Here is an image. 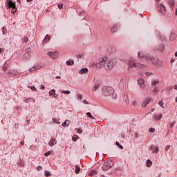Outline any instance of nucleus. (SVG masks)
Listing matches in <instances>:
<instances>
[{
  "label": "nucleus",
  "instance_id": "bf43d9fd",
  "mask_svg": "<svg viewBox=\"0 0 177 177\" xmlns=\"http://www.w3.org/2000/svg\"><path fill=\"white\" fill-rule=\"evenodd\" d=\"M53 97H55V99H56L57 97V94H56V92L54 93Z\"/></svg>",
  "mask_w": 177,
  "mask_h": 177
},
{
  "label": "nucleus",
  "instance_id": "79ce46f5",
  "mask_svg": "<svg viewBox=\"0 0 177 177\" xmlns=\"http://www.w3.org/2000/svg\"><path fill=\"white\" fill-rule=\"evenodd\" d=\"M149 132H152V133H154L156 132V129L151 127L149 129Z\"/></svg>",
  "mask_w": 177,
  "mask_h": 177
},
{
  "label": "nucleus",
  "instance_id": "f3484780",
  "mask_svg": "<svg viewBox=\"0 0 177 177\" xmlns=\"http://www.w3.org/2000/svg\"><path fill=\"white\" fill-rule=\"evenodd\" d=\"M70 120H66L64 121V122L62 123V127H66V128L70 125Z\"/></svg>",
  "mask_w": 177,
  "mask_h": 177
},
{
  "label": "nucleus",
  "instance_id": "b1692460",
  "mask_svg": "<svg viewBox=\"0 0 177 177\" xmlns=\"http://www.w3.org/2000/svg\"><path fill=\"white\" fill-rule=\"evenodd\" d=\"M168 3L171 8H174V6H175V1L174 0H169Z\"/></svg>",
  "mask_w": 177,
  "mask_h": 177
},
{
  "label": "nucleus",
  "instance_id": "864d4df0",
  "mask_svg": "<svg viewBox=\"0 0 177 177\" xmlns=\"http://www.w3.org/2000/svg\"><path fill=\"white\" fill-rule=\"evenodd\" d=\"M24 42H28V37H25L24 38Z\"/></svg>",
  "mask_w": 177,
  "mask_h": 177
},
{
  "label": "nucleus",
  "instance_id": "4468645a",
  "mask_svg": "<svg viewBox=\"0 0 177 177\" xmlns=\"http://www.w3.org/2000/svg\"><path fill=\"white\" fill-rule=\"evenodd\" d=\"M100 87V83L97 82L95 83L93 86V91L95 92L97 91V89H99Z\"/></svg>",
  "mask_w": 177,
  "mask_h": 177
},
{
  "label": "nucleus",
  "instance_id": "6e6d98bb",
  "mask_svg": "<svg viewBox=\"0 0 177 177\" xmlns=\"http://www.w3.org/2000/svg\"><path fill=\"white\" fill-rule=\"evenodd\" d=\"M72 140H73V142H75L77 140V136H73L72 138Z\"/></svg>",
  "mask_w": 177,
  "mask_h": 177
},
{
  "label": "nucleus",
  "instance_id": "c85d7f7f",
  "mask_svg": "<svg viewBox=\"0 0 177 177\" xmlns=\"http://www.w3.org/2000/svg\"><path fill=\"white\" fill-rule=\"evenodd\" d=\"M50 37L49 35H46V37H44V39L43 40V42H48V41H49L50 39Z\"/></svg>",
  "mask_w": 177,
  "mask_h": 177
},
{
  "label": "nucleus",
  "instance_id": "603ef678",
  "mask_svg": "<svg viewBox=\"0 0 177 177\" xmlns=\"http://www.w3.org/2000/svg\"><path fill=\"white\" fill-rule=\"evenodd\" d=\"M58 8H59V9H63V4L62 3L59 4Z\"/></svg>",
  "mask_w": 177,
  "mask_h": 177
},
{
  "label": "nucleus",
  "instance_id": "6ab92c4d",
  "mask_svg": "<svg viewBox=\"0 0 177 177\" xmlns=\"http://www.w3.org/2000/svg\"><path fill=\"white\" fill-rule=\"evenodd\" d=\"M118 25L115 24L111 28V32H115L117 31Z\"/></svg>",
  "mask_w": 177,
  "mask_h": 177
},
{
  "label": "nucleus",
  "instance_id": "dca6fc26",
  "mask_svg": "<svg viewBox=\"0 0 177 177\" xmlns=\"http://www.w3.org/2000/svg\"><path fill=\"white\" fill-rule=\"evenodd\" d=\"M88 73V68H82L80 71V74H86Z\"/></svg>",
  "mask_w": 177,
  "mask_h": 177
},
{
  "label": "nucleus",
  "instance_id": "2f4dec72",
  "mask_svg": "<svg viewBox=\"0 0 177 177\" xmlns=\"http://www.w3.org/2000/svg\"><path fill=\"white\" fill-rule=\"evenodd\" d=\"M56 92V90L52 89L49 91V96H53L54 93Z\"/></svg>",
  "mask_w": 177,
  "mask_h": 177
},
{
  "label": "nucleus",
  "instance_id": "8fccbe9b",
  "mask_svg": "<svg viewBox=\"0 0 177 177\" xmlns=\"http://www.w3.org/2000/svg\"><path fill=\"white\" fill-rule=\"evenodd\" d=\"M171 147V145H167L166 147H165V151H168V150H169V148Z\"/></svg>",
  "mask_w": 177,
  "mask_h": 177
},
{
  "label": "nucleus",
  "instance_id": "6e6552de",
  "mask_svg": "<svg viewBox=\"0 0 177 177\" xmlns=\"http://www.w3.org/2000/svg\"><path fill=\"white\" fill-rule=\"evenodd\" d=\"M48 55L51 59H57L59 57V52L55 51V52H48Z\"/></svg>",
  "mask_w": 177,
  "mask_h": 177
},
{
  "label": "nucleus",
  "instance_id": "de8ad7c7",
  "mask_svg": "<svg viewBox=\"0 0 177 177\" xmlns=\"http://www.w3.org/2000/svg\"><path fill=\"white\" fill-rule=\"evenodd\" d=\"M37 171H42V166H37Z\"/></svg>",
  "mask_w": 177,
  "mask_h": 177
},
{
  "label": "nucleus",
  "instance_id": "c756f323",
  "mask_svg": "<svg viewBox=\"0 0 177 177\" xmlns=\"http://www.w3.org/2000/svg\"><path fill=\"white\" fill-rule=\"evenodd\" d=\"M76 97H77V100H82V95L80 93H77L76 95Z\"/></svg>",
  "mask_w": 177,
  "mask_h": 177
},
{
  "label": "nucleus",
  "instance_id": "39448f33",
  "mask_svg": "<svg viewBox=\"0 0 177 177\" xmlns=\"http://www.w3.org/2000/svg\"><path fill=\"white\" fill-rule=\"evenodd\" d=\"M6 8H12L11 12L15 14L17 12V8H16V3L12 1V0H6Z\"/></svg>",
  "mask_w": 177,
  "mask_h": 177
},
{
  "label": "nucleus",
  "instance_id": "69168bd1",
  "mask_svg": "<svg viewBox=\"0 0 177 177\" xmlns=\"http://www.w3.org/2000/svg\"><path fill=\"white\" fill-rule=\"evenodd\" d=\"M174 89H176V91H177V84L174 85Z\"/></svg>",
  "mask_w": 177,
  "mask_h": 177
},
{
  "label": "nucleus",
  "instance_id": "f704fd0d",
  "mask_svg": "<svg viewBox=\"0 0 177 177\" xmlns=\"http://www.w3.org/2000/svg\"><path fill=\"white\" fill-rule=\"evenodd\" d=\"M158 104L159 106H160V107H162V109H164V102H162V100L159 101Z\"/></svg>",
  "mask_w": 177,
  "mask_h": 177
},
{
  "label": "nucleus",
  "instance_id": "a211bd4d",
  "mask_svg": "<svg viewBox=\"0 0 177 177\" xmlns=\"http://www.w3.org/2000/svg\"><path fill=\"white\" fill-rule=\"evenodd\" d=\"M96 174H97V171H96V170H91L88 172V176H95Z\"/></svg>",
  "mask_w": 177,
  "mask_h": 177
},
{
  "label": "nucleus",
  "instance_id": "a18cd8bd",
  "mask_svg": "<svg viewBox=\"0 0 177 177\" xmlns=\"http://www.w3.org/2000/svg\"><path fill=\"white\" fill-rule=\"evenodd\" d=\"M8 73L10 75H15V71H10L9 72H8Z\"/></svg>",
  "mask_w": 177,
  "mask_h": 177
},
{
  "label": "nucleus",
  "instance_id": "37998d69",
  "mask_svg": "<svg viewBox=\"0 0 177 177\" xmlns=\"http://www.w3.org/2000/svg\"><path fill=\"white\" fill-rule=\"evenodd\" d=\"M152 74H153V73H151V72H147V73H145V75L147 77H150V75H151Z\"/></svg>",
  "mask_w": 177,
  "mask_h": 177
},
{
  "label": "nucleus",
  "instance_id": "7c9ffc66",
  "mask_svg": "<svg viewBox=\"0 0 177 177\" xmlns=\"http://www.w3.org/2000/svg\"><path fill=\"white\" fill-rule=\"evenodd\" d=\"M115 145H116V146H117L118 147H119V148L120 149V150H122V149H124V147H122V145H121L120 144V142H115Z\"/></svg>",
  "mask_w": 177,
  "mask_h": 177
},
{
  "label": "nucleus",
  "instance_id": "72a5a7b5",
  "mask_svg": "<svg viewBox=\"0 0 177 177\" xmlns=\"http://www.w3.org/2000/svg\"><path fill=\"white\" fill-rule=\"evenodd\" d=\"M62 93H64L65 95H70V93H71V92L68 90H66V91H62Z\"/></svg>",
  "mask_w": 177,
  "mask_h": 177
},
{
  "label": "nucleus",
  "instance_id": "a19ab883",
  "mask_svg": "<svg viewBox=\"0 0 177 177\" xmlns=\"http://www.w3.org/2000/svg\"><path fill=\"white\" fill-rule=\"evenodd\" d=\"M37 70V67L31 68L29 69L30 73H32V71H35Z\"/></svg>",
  "mask_w": 177,
  "mask_h": 177
},
{
  "label": "nucleus",
  "instance_id": "49530a36",
  "mask_svg": "<svg viewBox=\"0 0 177 177\" xmlns=\"http://www.w3.org/2000/svg\"><path fill=\"white\" fill-rule=\"evenodd\" d=\"M164 49H165V46L164 45H161L160 47V50L162 51Z\"/></svg>",
  "mask_w": 177,
  "mask_h": 177
},
{
  "label": "nucleus",
  "instance_id": "052dcab7",
  "mask_svg": "<svg viewBox=\"0 0 177 177\" xmlns=\"http://www.w3.org/2000/svg\"><path fill=\"white\" fill-rule=\"evenodd\" d=\"M8 67L7 66H3V71H6Z\"/></svg>",
  "mask_w": 177,
  "mask_h": 177
},
{
  "label": "nucleus",
  "instance_id": "c9c22d12",
  "mask_svg": "<svg viewBox=\"0 0 177 177\" xmlns=\"http://www.w3.org/2000/svg\"><path fill=\"white\" fill-rule=\"evenodd\" d=\"M75 131H77V133L81 135L82 133V130L81 129H75Z\"/></svg>",
  "mask_w": 177,
  "mask_h": 177
},
{
  "label": "nucleus",
  "instance_id": "f257e3e1",
  "mask_svg": "<svg viewBox=\"0 0 177 177\" xmlns=\"http://www.w3.org/2000/svg\"><path fill=\"white\" fill-rule=\"evenodd\" d=\"M97 66L99 68H102L103 67L105 70H113V68L115 66V62L114 59H111L107 60V57H102L100 59V62Z\"/></svg>",
  "mask_w": 177,
  "mask_h": 177
},
{
  "label": "nucleus",
  "instance_id": "0eeeda50",
  "mask_svg": "<svg viewBox=\"0 0 177 177\" xmlns=\"http://www.w3.org/2000/svg\"><path fill=\"white\" fill-rule=\"evenodd\" d=\"M114 165V162L111 160L104 162L102 166V171H109L111 167Z\"/></svg>",
  "mask_w": 177,
  "mask_h": 177
},
{
  "label": "nucleus",
  "instance_id": "ea45409f",
  "mask_svg": "<svg viewBox=\"0 0 177 177\" xmlns=\"http://www.w3.org/2000/svg\"><path fill=\"white\" fill-rule=\"evenodd\" d=\"M53 121L54 124H60V122H57V120L55 118H53Z\"/></svg>",
  "mask_w": 177,
  "mask_h": 177
},
{
  "label": "nucleus",
  "instance_id": "13d9d810",
  "mask_svg": "<svg viewBox=\"0 0 177 177\" xmlns=\"http://www.w3.org/2000/svg\"><path fill=\"white\" fill-rule=\"evenodd\" d=\"M160 1H161V0H156V5H158V4H160V3H160Z\"/></svg>",
  "mask_w": 177,
  "mask_h": 177
},
{
  "label": "nucleus",
  "instance_id": "f8f14e48",
  "mask_svg": "<svg viewBox=\"0 0 177 177\" xmlns=\"http://www.w3.org/2000/svg\"><path fill=\"white\" fill-rule=\"evenodd\" d=\"M149 103H150V99H149V98L145 99V100L142 102V107L143 109H145V107L147 106V104H149Z\"/></svg>",
  "mask_w": 177,
  "mask_h": 177
},
{
  "label": "nucleus",
  "instance_id": "680f3d73",
  "mask_svg": "<svg viewBox=\"0 0 177 177\" xmlns=\"http://www.w3.org/2000/svg\"><path fill=\"white\" fill-rule=\"evenodd\" d=\"M27 123H26V125H28L30 124V119L26 120Z\"/></svg>",
  "mask_w": 177,
  "mask_h": 177
},
{
  "label": "nucleus",
  "instance_id": "423d86ee",
  "mask_svg": "<svg viewBox=\"0 0 177 177\" xmlns=\"http://www.w3.org/2000/svg\"><path fill=\"white\" fill-rule=\"evenodd\" d=\"M156 9L159 13L161 15H167V7L164 5V3H160L159 4H156Z\"/></svg>",
  "mask_w": 177,
  "mask_h": 177
},
{
  "label": "nucleus",
  "instance_id": "bb28decb",
  "mask_svg": "<svg viewBox=\"0 0 177 177\" xmlns=\"http://www.w3.org/2000/svg\"><path fill=\"white\" fill-rule=\"evenodd\" d=\"M86 114L87 117H88V118H91V120H95V118L92 115L91 112H87Z\"/></svg>",
  "mask_w": 177,
  "mask_h": 177
},
{
  "label": "nucleus",
  "instance_id": "ddd939ff",
  "mask_svg": "<svg viewBox=\"0 0 177 177\" xmlns=\"http://www.w3.org/2000/svg\"><path fill=\"white\" fill-rule=\"evenodd\" d=\"M57 143V141L55 138H52L49 142H48V145L50 146V147H53Z\"/></svg>",
  "mask_w": 177,
  "mask_h": 177
},
{
  "label": "nucleus",
  "instance_id": "09e8293b",
  "mask_svg": "<svg viewBox=\"0 0 177 177\" xmlns=\"http://www.w3.org/2000/svg\"><path fill=\"white\" fill-rule=\"evenodd\" d=\"M82 103H83L84 104H89V102H88V101H86V100H84L82 101Z\"/></svg>",
  "mask_w": 177,
  "mask_h": 177
},
{
  "label": "nucleus",
  "instance_id": "9d476101",
  "mask_svg": "<svg viewBox=\"0 0 177 177\" xmlns=\"http://www.w3.org/2000/svg\"><path fill=\"white\" fill-rule=\"evenodd\" d=\"M28 56V57H27ZM24 57L26 59V57H27V59H31V48H28L26 49V53L24 55Z\"/></svg>",
  "mask_w": 177,
  "mask_h": 177
},
{
  "label": "nucleus",
  "instance_id": "7ed1b4c3",
  "mask_svg": "<svg viewBox=\"0 0 177 177\" xmlns=\"http://www.w3.org/2000/svg\"><path fill=\"white\" fill-rule=\"evenodd\" d=\"M132 67L137 68H146V65L140 63H136L133 58H130V59L129 60V70H131Z\"/></svg>",
  "mask_w": 177,
  "mask_h": 177
},
{
  "label": "nucleus",
  "instance_id": "393cba45",
  "mask_svg": "<svg viewBox=\"0 0 177 177\" xmlns=\"http://www.w3.org/2000/svg\"><path fill=\"white\" fill-rule=\"evenodd\" d=\"M175 37H176V35L174 32H171L170 34V37H169L170 41H174V39H175Z\"/></svg>",
  "mask_w": 177,
  "mask_h": 177
},
{
  "label": "nucleus",
  "instance_id": "2eb2a0df",
  "mask_svg": "<svg viewBox=\"0 0 177 177\" xmlns=\"http://www.w3.org/2000/svg\"><path fill=\"white\" fill-rule=\"evenodd\" d=\"M153 118L156 120V121H160V120L162 118V114L154 115Z\"/></svg>",
  "mask_w": 177,
  "mask_h": 177
},
{
  "label": "nucleus",
  "instance_id": "3c124183",
  "mask_svg": "<svg viewBox=\"0 0 177 177\" xmlns=\"http://www.w3.org/2000/svg\"><path fill=\"white\" fill-rule=\"evenodd\" d=\"M158 91V88H157V87H155L154 88H153V93H157V91Z\"/></svg>",
  "mask_w": 177,
  "mask_h": 177
},
{
  "label": "nucleus",
  "instance_id": "774afa93",
  "mask_svg": "<svg viewBox=\"0 0 177 177\" xmlns=\"http://www.w3.org/2000/svg\"><path fill=\"white\" fill-rule=\"evenodd\" d=\"M2 52H3V48H0V53H2Z\"/></svg>",
  "mask_w": 177,
  "mask_h": 177
},
{
  "label": "nucleus",
  "instance_id": "5701e85b",
  "mask_svg": "<svg viewBox=\"0 0 177 177\" xmlns=\"http://www.w3.org/2000/svg\"><path fill=\"white\" fill-rule=\"evenodd\" d=\"M81 171V167H80V166H78V165H75V174H80V171Z\"/></svg>",
  "mask_w": 177,
  "mask_h": 177
},
{
  "label": "nucleus",
  "instance_id": "cd10ccee",
  "mask_svg": "<svg viewBox=\"0 0 177 177\" xmlns=\"http://www.w3.org/2000/svg\"><path fill=\"white\" fill-rule=\"evenodd\" d=\"M44 175H45V176H46V177H49V176H50L51 173H50V171H48V170H46V171H44Z\"/></svg>",
  "mask_w": 177,
  "mask_h": 177
},
{
  "label": "nucleus",
  "instance_id": "58836bf2",
  "mask_svg": "<svg viewBox=\"0 0 177 177\" xmlns=\"http://www.w3.org/2000/svg\"><path fill=\"white\" fill-rule=\"evenodd\" d=\"M50 155V151H48L44 153L45 157H49Z\"/></svg>",
  "mask_w": 177,
  "mask_h": 177
},
{
  "label": "nucleus",
  "instance_id": "1a4fd4ad",
  "mask_svg": "<svg viewBox=\"0 0 177 177\" xmlns=\"http://www.w3.org/2000/svg\"><path fill=\"white\" fill-rule=\"evenodd\" d=\"M138 84L140 85V88L145 91L146 89V84H145V80L140 78L138 80Z\"/></svg>",
  "mask_w": 177,
  "mask_h": 177
},
{
  "label": "nucleus",
  "instance_id": "e433bc0d",
  "mask_svg": "<svg viewBox=\"0 0 177 177\" xmlns=\"http://www.w3.org/2000/svg\"><path fill=\"white\" fill-rule=\"evenodd\" d=\"M160 41H166L165 37H164L162 35L160 36Z\"/></svg>",
  "mask_w": 177,
  "mask_h": 177
},
{
  "label": "nucleus",
  "instance_id": "412c9836",
  "mask_svg": "<svg viewBox=\"0 0 177 177\" xmlns=\"http://www.w3.org/2000/svg\"><path fill=\"white\" fill-rule=\"evenodd\" d=\"M67 66H74V60L69 59L66 61Z\"/></svg>",
  "mask_w": 177,
  "mask_h": 177
},
{
  "label": "nucleus",
  "instance_id": "aec40b11",
  "mask_svg": "<svg viewBox=\"0 0 177 177\" xmlns=\"http://www.w3.org/2000/svg\"><path fill=\"white\" fill-rule=\"evenodd\" d=\"M151 165H153V162H151V160H150V159L147 160L146 167H147L148 168H150Z\"/></svg>",
  "mask_w": 177,
  "mask_h": 177
},
{
  "label": "nucleus",
  "instance_id": "473e14b6",
  "mask_svg": "<svg viewBox=\"0 0 177 177\" xmlns=\"http://www.w3.org/2000/svg\"><path fill=\"white\" fill-rule=\"evenodd\" d=\"M12 154H15V151H16V150H17V147H12Z\"/></svg>",
  "mask_w": 177,
  "mask_h": 177
},
{
  "label": "nucleus",
  "instance_id": "c03bdc74",
  "mask_svg": "<svg viewBox=\"0 0 177 177\" xmlns=\"http://www.w3.org/2000/svg\"><path fill=\"white\" fill-rule=\"evenodd\" d=\"M30 89L32 91H34L35 92H37V88H35V86H30Z\"/></svg>",
  "mask_w": 177,
  "mask_h": 177
},
{
  "label": "nucleus",
  "instance_id": "f03ea898",
  "mask_svg": "<svg viewBox=\"0 0 177 177\" xmlns=\"http://www.w3.org/2000/svg\"><path fill=\"white\" fill-rule=\"evenodd\" d=\"M138 59H142V57L143 59H145V60H147V62H151V63L155 66H157V64H158V58L151 57L147 53L138 52Z\"/></svg>",
  "mask_w": 177,
  "mask_h": 177
},
{
  "label": "nucleus",
  "instance_id": "e2e57ef3",
  "mask_svg": "<svg viewBox=\"0 0 177 177\" xmlns=\"http://www.w3.org/2000/svg\"><path fill=\"white\" fill-rule=\"evenodd\" d=\"M40 89H42V90L45 89V86L41 85Z\"/></svg>",
  "mask_w": 177,
  "mask_h": 177
},
{
  "label": "nucleus",
  "instance_id": "4d7b16f0",
  "mask_svg": "<svg viewBox=\"0 0 177 177\" xmlns=\"http://www.w3.org/2000/svg\"><path fill=\"white\" fill-rule=\"evenodd\" d=\"M25 103H30V98L26 99Z\"/></svg>",
  "mask_w": 177,
  "mask_h": 177
},
{
  "label": "nucleus",
  "instance_id": "a878e982",
  "mask_svg": "<svg viewBox=\"0 0 177 177\" xmlns=\"http://www.w3.org/2000/svg\"><path fill=\"white\" fill-rule=\"evenodd\" d=\"M139 133L138 132L134 133V136L133 140H138V138H139Z\"/></svg>",
  "mask_w": 177,
  "mask_h": 177
},
{
  "label": "nucleus",
  "instance_id": "4be33fe9",
  "mask_svg": "<svg viewBox=\"0 0 177 177\" xmlns=\"http://www.w3.org/2000/svg\"><path fill=\"white\" fill-rule=\"evenodd\" d=\"M158 82H159L158 80H151L152 88H154L155 86H156Z\"/></svg>",
  "mask_w": 177,
  "mask_h": 177
},
{
  "label": "nucleus",
  "instance_id": "20e7f679",
  "mask_svg": "<svg viewBox=\"0 0 177 177\" xmlns=\"http://www.w3.org/2000/svg\"><path fill=\"white\" fill-rule=\"evenodd\" d=\"M102 91L104 96H110V95H113V93H114V88L111 86H104L102 87Z\"/></svg>",
  "mask_w": 177,
  "mask_h": 177
},
{
  "label": "nucleus",
  "instance_id": "5fc2aeb1",
  "mask_svg": "<svg viewBox=\"0 0 177 177\" xmlns=\"http://www.w3.org/2000/svg\"><path fill=\"white\" fill-rule=\"evenodd\" d=\"M138 104V102L136 101H133L132 102V106H136Z\"/></svg>",
  "mask_w": 177,
  "mask_h": 177
},
{
  "label": "nucleus",
  "instance_id": "9b49d317",
  "mask_svg": "<svg viewBox=\"0 0 177 177\" xmlns=\"http://www.w3.org/2000/svg\"><path fill=\"white\" fill-rule=\"evenodd\" d=\"M150 150H151L152 153L155 154H158V151H160L158 146L154 147V145H151L150 147Z\"/></svg>",
  "mask_w": 177,
  "mask_h": 177
},
{
  "label": "nucleus",
  "instance_id": "4c0bfd02",
  "mask_svg": "<svg viewBox=\"0 0 177 177\" xmlns=\"http://www.w3.org/2000/svg\"><path fill=\"white\" fill-rule=\"evenodd\" d=\"M2 32H3V35H5V34H6L8 32V30H6V28H2Z\"/></svg>",
  "mask_w": 177,
  "mask_h": 177
},
{
  "label": "nucleus",
  "instance_id": "0e129e2a",
  "mask_svg": "<svg viewBox=\"0 0 177 177\" xmlns=\"http://www.w3.org/2000/svg\"><path fill=\"white\" fill-rule=\"evenodd\" d=\"M55 78H56L57 80H60V78H62V77H60V76H57V77H55Z\"/></svg>",
  "mask_w": 177,
  "mask_h": 177
},
{
  "label": "nucleus",
  "instance_id": "338daca9",
  "mask_svg": "<svg viewBox=\"0 0 177 177\" xmlns=\"http://www.w3.org/2000/svg\"><path fill=\"white\" fill-rule=\"evenodd\" d=\"M170 127H171V128H174V123H171Z\"/></svg>",
  "mask_w": 177,
  "mask_h": 177
}]
</instances>
